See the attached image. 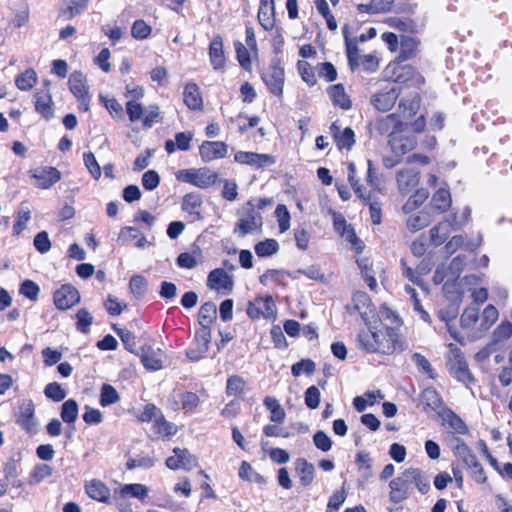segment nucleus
I'll return each instance as SVG.
<instances>
[{
    "mask_svg": "<svg viewBox=\"0 0 512 512\" xmlns=\"http://www.w3.org/2000/svg\"><path fill=\"white\" fill-rule=\"evenodd\" d=\"M297 68L302 80L305 81L308 85L312 86L316 83L314 70L308 62L299 60L297 63Z\"/></svg>",
    "mask_w": 512,
    "mask_h": 512,
    "instance_id": "nucleus-59",
    "label": "nucleus"
},
{
    "mask_svg": "<svg viewBox=\"0 0 512 512\" xmlns=\"http://www.w3.org/2000/svg\"><path fill=\"white\" fill-rule=\"evenodd\" d=\"M202 204L200 194H185L183 199V209L190 214L199 215L198 209Z\"/></svg>",
    "mask_w": 512,
    "mask_h": 512,
    "instance_id": "nucleus-60",
    "label": "nucleus"
},
{
    "mask_svg": "<svg viewBox=\"0 0 512 512\" xmlns=\"http://www.w3.org/2000/svg\"><path fill=\"white\" fill-rule=\"evenodd\" d=\"M330 131L334 137L337 147L350 150L355 143V134L350 127L341 129L337 122L332 123Z\"/></svg>",
    "mask_w": 512,
    "mask_h": 512,
    "instance_id": "nucleus-16",
    "label": "nucleus"
},
{
    "mask_svg": "<svg viewBox=\"0 0 512 512\" xmlns=\"http://www.w3.org/2000/svg\"><path fill=\"white\" fill-rule=\"evenodd\" d=\"M262 80L272 94L275 96L283 94L284 68L279 61H274L269 65L262 73Z\"/></svg>",
    "mask_w": 512,
    "mask_h": 512,
    "instance_id": "nucleus-7",
    "label": "nucleus"
},
{
    "mask_svg": "<svg viewBox=\"0 0 512 512\" xmlns=\"http://www.w3.org/2000/svg\"><path fill=\"white\" fill-rule=\"evenodd\" d=\"M360 200L364 204H369L370 217L374 225L381 223V205L377 201H372L370 194H359Z\"/></svg>",
    "mask_w": 512,
    "mask_h": 512,
    "instance_id": "nucleus-50",
    "label": "nucleus"
},
{
    "mask_svg": "<svg viewBox=\"0 0 512 512\" xmlns=\"http://www.w3.org/2000/svg\"><path fill=\"white\" fill-rule=\"evenodd\" d=\"M274 0H261L258 10V19L265 30H271L275 24Z\"/></svg>",
    "mask_w": 512,
    "mask_h": 512,
    "instance_id": "nucleus-26",
    "label": "nucleus"
},
{
    "mask_svg": "<svg viewBox=\"0 0 512 512\" xmlns=\"http://www.w3.org/2000/svg\"><path fill=\"white\" fill-rule=\"evenodd\" d=\"M367 169H366V178L365 181L367 186L360 184L359 179L356 178L357 169L354 163L349 162L347 164V178L351 184L354 192H361L362 189L370 188L371 190L380 189V179L376 174V169L371 160L366 161Z\"/></svg>",
    "mask_w": 512,
    "mask_h": 512,
    "instance_id": "nucleus-4",
    "label": "nucleus"
},
{
    "mask_svg": "<svg viewBox=\"0 0 512 512\" xmlns=\"http://www.w3.org/2000/svg\"><path fill=\"white\" fill-rule=\"evenodd\" d=\"M153 429L155 433L161 436H171L177 431V427L173 423L168 422L163 415L154 421Z\"/></svg>",
    "mask_w": 512,
    "mask_h": 512,
    "instance_id": "nucleus-52",
    "label": "nucleus"
},
{
    "mask_svg": "<svg viewBox=\"0 0 512 512\" xmlns=\"http://www.w3.org/2000/svg\"><path fill=\"white\" fill-rule=\"evenodd\" d=\"M76 327L82 333H87L90 330V325L92 324L93 317L91 313L85 308L80 309L76 314Z\"/></svg>",
    "mask_w": 512,
    "mask_h": 512,
    "instance_id": "nucleus-61",
    "label": "nucleus"
},
{
    "mask_svg": "<svg viewBox=\"0 0 512 512\" xmlns=\"http://www.w3.org/2000/svg\"><path fill=\"white\" fill-rule=\"evenodd\" d=\"M175 177L199 189H208L218 179L217 173L208 167L181 169L175 173Z\"/></svg>",
    "mask_w": 512,
    "mask_h": 512,
    "instance_id": "nucleus-2",
    "label": "nucleus"
},
{
    "mask_svg": "<svg viewBox=\"0 0 512 512\" xmlns=\"http://www.w3.org/2000/svg\"><path fill=\"white\" fill-rule=\"evenodd\" d=\"M207 285L210 289L221 291V290H232L233 281L227 272L223 269L212 270L207 279Z\"/></svg>",
    "mask_w": 512,
    "mask_h": 512,
    "instance_id": "nucleus-19",
    "label": "nucleus"
},
{
    "mask_svg": "<svg viewBox=\"0 0 512 512\" xmlns=\"http://www.w3.org/2000/svg\"><path fill=\"white\" fill-rule=\"evenodd\" d=\"M160 349L155 350L152 346L145 345L141 348V362L144 367L151 371L162 368V361L159 357Z\"/></svg>",
    "mask_w": 512,
    "mask_h": 512,
    "instance_id": "nucleus-28",
    "label": "nucleus"
},
{
    "mask_svg": "<svg viewBox=\"0 0 512 512\" xmlns=\"http://www.w3.org/2000/svg\"><path fill=\"white\" fill-rule=\"evenodd\" d=\"M245 384L246 382L242 377L238 375L231 376L227 380L226 392L228 395L238 396L244 391Z\"/></svg>",
    "mask_w": 512,
    "mask_h": 512,
    "instance_id": "nucleus-57",
    "label": "nucleus"
},
{
    "mask_svg": "<svg viewBox=\"0 0 512 512\" xmlns=\"http://www.w3.org/2000/svg\"><path fill=\"white\" fill-rule=\"evenodd\" d=\"M199 403V397L193 392H186L181 395L182 409L187 413L193 412Z\"/></svg>",
    "mask_w": 512,
    "mask_h": 512,
    "instance_id": "nucleus-63",
    "label": "nucleus"
},
{
    "mask_svg": "<svg viewBox=\"0 0 512 512\" xmlns=\"http://www.w3.org/2000/svg\"><path fill=\"white\" fill-rule=\"evenodd\" d=\"M61 419L67 423L72 424L78 417V404L74 399L66 400L61 407Z\"/></svg>",
    "mask_w": 512,
    "mask_h": 512,
    "instance_id": "nucleus-44",
    "label": "nucleus"
},
{
    "mask_svg": "<svg viewBox=\"0 0 512 512\" xmlns=\"http://www.w3.org/2000/svg\"><path fill=\"white\" fill-rule=\"evenodd\" d=\"M512 336V324L509 321L501 322L493 331V341L490 348L495 350L494 346L498 343L504 342Z\"/></svg>",
    "mask_w": 512,
    "mask_h": 512,
    "instance_id": "nucleus-41",
    "label": "nucleus"
},
{
    "mask_svg": "<svg viewBox=\"0 0 512 512\" xmlns=\"http://www.w3.org/2000/svg\"><path fill=\"white\" fill-rule=\"evenodd\" d=\"M118 493L122 498L131 496L144 500L148 496V487L140 483L125 484L119 489Z\"/></svg>",
    "mask_w": 512,
    "mask_h": 512,
    "instance_id": "nucleus-37",
    "label": "nucleus"
},
{
    "mask_svg": "<svg viewBox=\"0 0 512 512\" xmlns=\"http://www.w3.org/2000/svg\"><path fill=\"white\" fill-rule=\"evenodd\" d=\"M411 473L412 486L418 489L422 494H426L430 490V480L428 476L424 475L418 468H409Z\"/></svg>",
    "mask_w": 512,
    "mask_h": 512,
    "instance_id": "nucleus-43",
    "label": "nucleus"
},
{
    "mask_svg": "<svg viewBox=\"0 0 512 512\" xmlns=\"http://www.w3.org/2000/svg\"><path fill=\"white\" fill-rule=\"evenodd\" d=\"M85 491L87 495L93 500L108 503L110 499V489L107 485L99 479H92L86 481Z\"/></svg>",
    "mask_w": 512,
    "mask_h": 512,
    "instance_id": "nucleus-20",
    "label": "nucleus"
},
{
    "mask_svg": "<svg viewBox=\"0 0 512 512\" xmlns=\"http://www.w3.org/2000/svg\"><path fill=\"white\" fill-rule=\"evenodd\" d=\"M415 136L393 135L389 140V145L395 157L402 158L403 155L416 147Z\"/></svg>",
    "mask_w": 512,
    "mask_h": 512,
    "instance_id": "nucleus-18",
    "label": "nucleus"
},
{
    "mask_svg": "<svg viewBox=\"0 0 512 512\" xmlns=\"http://www.w3.org/2000/svg\"><path fill=\"white\" fill-rule=\"evenodd\" d=\"M360 347L368 353L391 354L397 348V334L394 328L361 331L358 335Z\"/></svg>",
    "mask_w": 512,
    "mask_h": 512,
    "instance_id": "nucleus-1",
    "label": "nucleus"
},
{
    "mask_svg": "<svg viewBox=\"0 0 512 512\" xmlns=\"http://www.w3.org/2000/svg\"><path fill=\"white\" fill-rule=\"evenodd\" d=\"M217 315L216 305L212 302L204 303L200 309L198 314L199 324L201 327L209 328L210 325L214 322Z\"/></svg>",
    "mask_w": 512,
    "mask_h": 512,
    "instance_id": "nucleus-39",
    "label": "nucleus"
},
{
    "mask_svg": "<svg viewBox=\"0 0 512 512\" xmlns=\"http://www.w3.org/2000/svg\"><path fill=\"white\" fill-rule=\"evenodd\" d=\"M246 312L252 319H258L261 316L272 319L276 315V306L271 296L256 297L254 301L248 303Z\"/></svg>",
    "mask_w": 512,
    "mask_h": 512,
    "instance_id": "nucleus-8",
    "label": "nucleus"
},
{
    "mask_svg": "<svg viewBox=\"0 0 512 512\" xmlns=\"http://www.w3.org/2000/svg\"><path fill=\"white\" fill-rule=\"evenodd\" d=\"M439 416L443 421V425L447 426L454 434L465 435L468 433V427L465 422L451 409H442Z\"/></svg>",
    "mask_w": 512,
    "mask_h": 512,
    "instance_id": "nucleus-22",
    "label": "nucleus"
},
{
    "mask_svg": "<svg viewBox=\"0 0 512 512\" xmlns=\"http://www.w3.org/2000/svg\"><path fill=\"white\" fill-rule=\"evenodd\" d=\"M210 62L214 69H220L224 65L225 57L223 52V43L220 37L212 39L209 47Z\"/></svg>",
    "mask_w": 512,
    "mask_h": 512,
    "instance_id": "nucleus-34",
    "label": "nucleus"
},
{
    "mask_svg": "<svg viewBox=\"0 0 512 512\" xmlns=\"http://www.w3.org/2000/svg\"><path fill=\"white\" fill-rule=\"evenodd\" d=\"M235 161L240 164L250 165L254 168H266L275 163V158L269 154L239 151L235 154Z\"/></svg>",
    "mask_w": 512,
    "mask_h": 512,
    "instance_id": "nucleus-13",
    "label": "nucleus"
},
{
    "mask_svg": "<svg viewBox=\"0 0 512 512\" xmlns=\"http://www.w3.org/2000/svg\"><path fill=\"white\" fill-rule=\"evenodd\" d=\"M279 251V244L275 239H266L255 245V253L258 257H269Z\"/></svg>",
    "mask_w": 512,
    "mask_h": 512,
    "instance_id": "nucleus-46",
    "label": "nucleus"
},
{
    "mask_svg": "<svg viewBox=\"0 0 512 512\" xmlns=\"http://www.w3.org/2000/svg\"><path fill=\"white\" fill-rule=\"evenodd\" d=\"M239 477L249 482L265 483L264 477L258 474L246 461H243L240 465Z\"/></svg>",
    "mask_w": 512,
    "mask_h": 512,
    "instance_id": "nucleus-49",
    "label": "nucleus"
},
{
    "mask_svg": "<svg viewBox=\"0 0 512 512\" xmlns=\"http://www.w3.org/2000/svg\"><path fill=\"white\" fill-rule=\"evenodd\" d=\"M328 93L334 105L345 110L351 107V102L342 85L338 84L330 87Z\"/></svg>",
    "mask_w": 512,
    "mask_h": 512,
    "instance_id": "nucleus-40",
    "label": "nucleus"
},
{
    "mask_svg": "<svg viewBox=\"0 0 512 512\" xmlns=\"http://www.w3.org/2000/svg\"><path fill=\"white\" fill-rule=\"evenodd\" d=\"M39 292L40 287L29 279L24 280L19 288V293L33 302L38 299Z\"/></svg>",
    "mask_w": 512,
    "mask_h": 512,
    "instance_id": "nucleus-54",
    "label": "nucleus"
},
{
    "mask_svg": "<svg viewBox=\"0 0 512 512\" xmlns=\"http://www.w3.org/2000/svg\"><path fill=\"white\" fill-rule=\"evenodd\" d=\"M174 455L170 456L166 460V466L169 469H186L190 470L197 466V459L190 454L187 449L174 448Z\"/></svg>",
    "mask_w": 512,
    "mask_h": 512,
    "instance_id": "nucleus-12",
    "label": "nucleus"
},
{
    "mask_svg": "<svg viewBox=\"0 0 512 512\" xmlns=\"http://www.w3.org/2000/svg\"><path fill=\"white\" fill-rule=\"evenodd\" d=\"M90 0H64L61 15L66 20H71L87 9Z\"/></svg>",
    "mask_w": 512,
    "mask_h": 512,
    "instance_id": "nucleus-31",
    "label": "nucleus"
},
{
    "mask_svg": "<svg viewBox=\"0 0 512 512\" xmlns=\"http://www.w3.org/2000/svg\"><path fill=\"white\" fill-rule=\"evenodd\" d=\"M44 394L47 398L60 402L66 397V391L57 382H51L46 385Z\"/></svg>",
    "mask_w": 512,
    "mask_h": 512,
    "instance_id": "nucleus-58",
    "label": "nucleus"
},
{
    "mask_svg": "<svg viewBox=\"0 0 512 512\" xmlns=\"http://www.w3.org/2000/svg\"><path fill=\"white\" fill-rule=\"evenodd\" d=\"M183 101L189 109L197 110L203 106L199 87L195 83H188L183 92Z\"/></svg>",
    "mask_w": 512,
    "mask_h": 512,
    "instance_id": "nucleus-30",
    "label": "nucleus"
},
{
    "mask_svg": "<svg viewBox=\"0 0 512 512\" xmlns=\"http://www.w3.org/2000/svg\"><path fill=\"white\" fill-rule=\"evenodd\" d=\"M313 443L322 452H328L332 448V441L324 431H317L313 435Z\"/></svg>",
    "mask_w": 512,
    "mask_h": 512,
    "instance_id": "nucleus-64",
    "label": "nucleus"
},
{
    "mask_svg": "<svg viewBox=\"0 0 512 512\" xmlns=\"http://www.w3.org/2000/svg\"><path fill=\"white\" fill-rule=\"evenodd\" d=\"M401 126L399 117L395 114H390L376 120L374 129L381 135L389 134L390 138L395 134V131Z\"/></svg>",
    "mask_w": 512,
    "mask_h": 512,
    "instance_id": "nucleus-27",
    "label": "nucleus"
},
{
    "mask_svg": "<svg viewBox=\"0 0 512 512\" xmlns=\"http://www.w3.org/2000/svg\"><path fill=\"white\" fill-rule=\"evenodd\" d=\"M343 32H344V37H345V42H346V53H347L348 62H349L351 69H355L357 66H359L358 47H357V44L355 41L348 39V37L346 35V27L344 28Z\"/></svg>",
    "mask_w": 512,
    "mask_h": 512,
    "instance_id": "nucleus-55",
    "label": "nucleus"
},
{
    "mask_svg": "<svg viewBox=\"0 0 512 512\" xmlns=\"http://www.w3.org/2000/svg\"><path fill=\"white\" fill-rule=\"evenodd\" d=\"M51 475L52 468L48 464H37L30 473L28 483L30 485H37Z\"/></svg>",
    "mask_w": 512,
    "mask_h": 512,
    "instance_id": "nucleus-47",
    "label": "nucleus"
},
{
    "mask_svg": "<svg viewBox=\"0 0 512 512\" xmlns=\"http://www.w3.org/2000/svg\"><path fill=\"white\" fill-rule=\"evenodd\" d=\"M421 402L426 409L429 408L430 410L437 412L438 415H440V412L444 409L442 407L443 402L439 394L433 388H426L423 390L421 394Z\"/></svg>",
    "mask_w": 512,
    "mask_h": 512,
    "instance_id": "nucleus-35",
    "label": "nucleus"
},
{
    "mask_svg": "<svg viewBox=\"0 0 512 512\" xmlns=\"http://www.w3.org/2000/svg\"><path fill=\"white\" fill-rule=\"evenodd\" d=\"M119 401V395L116 389L110 384H104L100 393V404L103 407L110 406Z\"/></svg>",
    "mask_w": 512,
    "mask_h": 512,
    "instance_id": "nucleus-53",
    "label": "nucleus"
},
{
    "mask_svg": "<svg viewBox=\"0 0 512 512\" xmlns=\"http://www.w3.org/2000/svg\"><path fill=\"white\" fill-rule=\"evenodd\" d=\"M419 182V173L413 168L400 170L397 174V183L400 191L414 189Z\"/></svg>",
    "mask_w": 512,
    "mask_h": 512,
    "instance_id": "nucleus-29",
    "label": "nucleus"
},
{
    "mask_svg": "<svg viewBox=\"0 0 512 512\" xmlns=\"http://www.w3.org/2000/svg\"><path fill=\"white\" fill-rule=\"evenodd\" d=\"M295 472L298 476L300 483L307 487L310 486L315 477V467L312 463L308 462L304 458H298L295 460Z\"/></svg>",
    "mask_w": 512,
    "mask_h": 512,
    "instance_id": "nucleus-24",
    "label": "nucleus"
},
{
    "mask_svg": "<svg viewBox=\"0 0 512 512\" xmlns=\"http://www.w3.org/2000/svg\"><path fill=\"white\" fill-rule=\"evenodd\" d=\"M37 82V74L34 69H26L22 74L18 75L15 79V84L18 89L28 91L34 87Z\"/></svg>",
    "mask_w": 512,
    "mask_h": 512,
    "instance_id": "nucleus-42",
    "label": "nucleus"
},
{
    "mask_svg": "<svg viewBox=\"0 0 512 512\" xmlns=\"http://www.w3.org/2000/svg\"><path fill=\"white\" fill-rule=\"evenodd\" d=\"M35 110L45 119L49 120L54 116L53 101L48 89L35 93Z\"/></svg>",
    "mask_w": 512,
    "mask_h": 512,
    "instance_id": "nucleus-23",
    "label": "nucleus"
},
{
    "mask_svg": "<svg viewBox=\"0 0 512 512\" xmlns=\"http://www.w3.org/2000/svg\"><path fill=\"white\" fill-rule=\"evenodd\" d=\"M31 218V210L27 203H22L17 211L16 221L13 225V235L18 236L27 226Z\"/></svg>",
    "mask_w": 512,
    "mask_h": 512,
    "instance_id": "nucleus-38",
    "label": "nucleus"
},
{
    "mask_svg": "<svg viewBox=\"0 0 512 512\" xmlns=\"http://www.w3.org/2000/svg\"><path fill=\"white\" fill-rule=\"evenodd\" d=\"M350 314L359 313L363 321L368 324L373 316L374 309L370 297L365 292L358 291L352 297V304L346 306Z\"/></svg>",
    "mask_w": 512,
    "mask_h": 512,
    "instance_id": "nucleus-9",
    "label": "nucleus"
},
{
    "mask_svg": "<svg viewBox=\"0 0 512 512\" xmlns=\"http://www.w3.org/2000/svg\"><path fill=\"white\" fill-rule=\"evenodd\" d=\"M243 209L247 211V215L239 219L234 229V233L240 237L260 231L262 227V217L260 213L254 209L251 203H247Z\"/></svg>",
    "mask_w": 512,
    "mask_h": 512,
    "instance_id": "nucleus-6",
    "label": "nucleus"
},
{
    "mask_svg": "<svg viewBox=\"0 0 512 512\" xmlns=\"http://www.w3.org/2000/svg\"><path fill=\"white\" fill-rule=\"evenodd\" d=\"M447 366L450 373L465 385L474 380L462 351L453 343L448 345Z\"/></svg>",
    "mask_w": 512,
    "mask_h": 512,
    "instance_id": "nucleus-3",
    "label": "nucleus"
},
{
    "mask_svg": "<svg viewBox=\"0 0 512 512\" xmlns=\"http://www.w3.org/2000/svg\"><path fill=\"white\" fill-rule=\"evenodd\" d=\"M195 341L200 352L207 353L211 341L210 329L201 327V329L196 332Z\"/></svg>",
    "mask_w": 512,
    "mask_h": 512,
    "instance_id": "nucleus-62",
    "label": "nucleus"
},
{
    "mask_svg": "<svg viewBox=\"0 0 512 512\" xmlns=\"http://www.w3.org/2000/svg\"><path fill=\"white\" fill-rule=\"evenodd\" d=\"M263 404L266 407V409L270 412L269 418L272 422L278 424L284 422L286 413L278 399H276L273 396H266L263 400Z\"/></svg>",
    "mask_w": 512,
    "mask_h": 512,
    "instance_id": "nucleus-32",
    "label": "nucleus"
},
{
    "mask_svg": "<svg viewBox=\"0 0 512 512\" xmlns=\"http://www.w3.org/2000/svg\"><path fill=\"white\" fill-rule=\"evenodd\" d=\"M399 92V88L394 85L390 90L374 95L371 102L379 111H388L394 106Z\"/></svg>",
    "mask_w": 512,
    "mask_h": 512,
    "instance_id": "nucleus-21",
    "label": "nucleus"
},
{
    "mask_svg": "<svg viewBox=\"0 0 512 512\" xmlns=\"http://www.w3.org/2000/svg\"><path fill=\"white\" fill-rule=\"evenodd\" d=\"M68 84L71 93L79 101H82V104H85V110H88L90 97L87 80L84 74L80 71H74L69 76Z\"/></svg>",
    "mask_w": 512,
    "mask_h": 512,
    "instance_id": "nucleus-10",
    "label": "nucleus"
},
{
    "mask_svg": "<svg viewBox=\"0 0 512 512\" xmlns=\"http://www.w3.org/2000/svg\"><path fill=\"white\" fill-rule=\"evenodd\" d=\"M418 40L414 37L403 35L400 39V53L398 59L406 61L416 56L418 50Z\"/></svg>",
    "mask_w": 512,
    "mask_h": 512,
    "instance_id": "nucleus-33",
    "label": "nucleus"
},
{
    "mask_svg": "<svg viewBox=\"0 0 512 512\" xmlns=\"http://www.w3.org/2000/svg\"><path fill=\"white\" fill-rule=\"evenodd\" d=\"M389 488V499L392 503L398 504L408 499L412 491L411 473L409 468L405 469L396 478L391 480Z\"/></svg>",
    "mask_w": 512,
    "mask_h": 512,
    "instance_id": "nucleus-5",
    "label": "nucleus"
},
{
    "mask_svg": "<svg viewBox=\"0 0 512 512\" xmlns=\"http://www.w3.org/2000/svg\"><path fill=\"white\" fill-rule=\"evenodd\" d=\"M129 289L135 298H142L147 291L146 279L141 275L132 276L129 282Z\"/></svg>",
    "mask_w": 512,
    "mask_h": 512,
    "instance_id": "nucleus-51",
    "label": "nucleus"
},
{
    "mask_svg": "<svg viewBox=\"0 0 512 512\" xmlns=\"http://www.w3.org/2000/svg\"><path fill=\"white\" fill-rule=\"evenodd\" d=\"M431 223V217L426 212H419L418 214L411 215L407 219V228L411 232H416L424 229Z\"/></svg>",
    "mask_w": 512,
    "mask_h": 512,
    "instance_id": "nucleus-45",
    "label": "nucleus"
},
{
    "mask_svg": "<svg viewBox=\"0 0 512 512\" xmlns=\"http://www.w3.org/2000/svg\"><path fill=\"white\" fill-rule=\"evenodd\" d=\"M35 185L40 189H48L60 179V172L54 167L35 169L33 173Z\"/></svg>",
    "mask_w": 512,
    "mask_h": 512,
    "instance_id": "nucleus-17",
    "label": "nucleus"
},
{
    "mask_svg": "<svg viewBox=\"0 0 512 512\" xmlns=\"http://www.w3.org/2000/svg\"><path fill=\"white\" fill-rule=\"evenodd\" d=\"M453 227L448 220L440 222L430 230V240L435 246H439L445 242L451 233Z\"/></svg>",
    "mask_w": 512,
    "mask_h": 512,
    "instance_id": "nucleus-36",
    "label": "nucleus"
},
{
    "mask_svg": "<svg viewBox=\"0 0 512 512\" xmlns=\"http://www.w3.org/2000/svg\"><path fill=\"white\" fill-rule=\"evenodd\" d=\"M16 423L28 433L35 432L37 422L35 420V406L32 400L21 402L19 412L16 414Z\"/></svg>",
    "mask_w": 512,
    "mask_h": 512,
    "instance_id": "nucleus-11",
    "label": "nucleus"
},
{
    "mask_svg": "<svg viewBox=\"0 0 512 512\" xmlns=\"http://www.w3.org/2000/svg\"><path fill=\"white\" fill-rule=\"evenodd\" d=\"M357 264L361 270L362 277L369 286V288L371 290H375L377 288V281L371 271L368 259H360L357 261Z\"/></svg>",
    "mask_w": 512,
    "mask_h": 512,
    "instance_id": "nucleus-56",
    "label": "nucleus"
},
{
    "mask_svg": "<svg viewBox=\"0 0 512 512\" xmlns=\"http://www.w3.org/2000/svg\"><path fill=\"white\" fill-rule=\"evenodd\" d=\"M450 445L455 457L462 461L467 468L477 460L475 454L461 439L457 437L452 439Z\"/></svg>",
    "mask_w": 512,
    "mask_h": 512,
    "instance_id": "nucleus-25",
    "label": "nucleus"
},
{
    "mask_svg": "<svg viewBox=\"0 0 512 512\" xmlns=\"http://www.w3.org/2000/svg\"><path fill=\"white\" fill-rule=\"evenodd\" d=\"M228 147L224 142L205 141L199 148L201 159L204 162H211L226 156Z\"/></svg>",
    "mask_w": 512,
    "mask_h": 512,
    "instance_id": "nucleus-15",
    "label": "nucleus"
},
{
    "mask_svg": "<svg viewBox=\"0 0 512 512\" xmlns=\"http://www.w3.org/2000/svg\"><path fill=\"white\" fill-rule=\"evenodd\" d=\"M451 194H433L430 207L438 213L447 211L452 204Z\"/></svg>",
    "mask_w": 512,
    "mask_h": 512,
    "instance_id": "nucleus-48",
    "label": "nucleus"
},
{
    "mask_svg": "<svg viewBox=\"0 0 512 512\" xmlns=\"http://www.w3.org/2000/svg\"><path fill=\"white\" fill-rule=\"evenodd\" d=\"M80 301V294L78 290L71 285H62L54 293V304L58 309L66 310Z\"/></svg>",
    "mask_w": 512,
    "mask_h": 512,
    "instance_id": "nucleus-14",
    "label": "nucleus"
}]
</instances>
